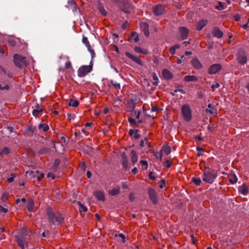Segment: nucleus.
Masks as SVG:
<instances>
[{"instance_id": "obj_16", "label": "nucleus", "mask_w": 249, "mask_h": 249, "mask_svg": "<svg viewBox=\"0 0 249 249\" xmlns=\"http://www.w3.org/2000/svg\"><path fill=\"white\" fill-rule=\"evenodd\" d=\"M191 63L193 67L197 70L201 69L202 68V65L199 60L196 58H194L191 60Z\"/></svg>"}, {"instance_id": "obj_25", "label": "nucleus", "mask_w": 249, "mask_h": 249, "mask_svg": "<svg viewBox=\"0 0 249 249\" xmlns=\"http://www.w3.org/2000/svg\"><path fill=\"white\" fill-rule=\"evenodd\" d=\"M207 113H209L210 114H213L217 113L216 109L214 108V106L211 104L208 105V108L205 110Z\"/></svg>"}, {"instance_id": "obj_55", "label": "nucleus", "mask_w": 249, "mask_h": 249, "mask_svg": "<svg viewBox=\"0 0 249 249\" xmlns=\"http://www.w3.org/2000/svg\"><path fill=\"white\" fill-rule=\"evenodd\" d=\"M171 165H172V163H171V162L170 161V160H166V161H165V166L167 168H169L171 167Z\"/></svg>"}, {"instance_id": "obj_26", "label": "nucleus", "mask_w": 249, "mask_h": 249, "mask_svg": "<svg viewBox=\"0 0 249 249\" xmlns=\"http://www.w3.org/2000/svg\"><path fill=\"white\" fill-rule=\"evenodd\" d=\"M131 161L133 164H135L138 161V156L135 150H132L131 152Z\"/></svg>"}, {"instance_id": "obj_23", "label": "nucleus", "mask_w": 249, "mask_h": 249, "mask_svg": "<svg viewBox=\"0 0 249 249\" xmlns=\"http://www.w3.org/2000/svg\"><path fill=\"white\" fill-rule=\"evenodd\" d=\"M183 80L186 82H197L198 78L195 75H187L183 78Z\"/></svg>"}, {"instance_id": "obj_58", "label": "nucleus", "mask_w": 249, "mask_h": 249, "mask_svg": "<svg viewBox=\"0 0 249 249\" xmlns=\"http://www.w3.org/2000/svg\"><path fill=\"white\" fill-rule=\"evenodd\" d=\"M169 52L171 54H174L176 53V49H175L174 47H173V46H172L169 49Z\"/></svg>"}, {"instance_id": "obj_27", "label": "nucleus", "mask_w": 249, "mask_h": 249, "mask_svg": "<svg viewBox=\"0 0 249 249\" xmlns=\"http://www.w3.org/2000/svg\"><path fill=\"white\" fill-rule=\"evenodd\" d=\"M239 192L244 195H247L248 194L249 190L245 183H243L240 187Z\"/></svg>"}, {"instance_id": "obj_3", "label": "nucleus", "mask_w": 249, "mask_h": 249, "mask_svg": "<svg viewBox=\"0 0 249 249\" xmlns=\"http://www.w3.org/2000/svg\"><path fill=\"white\" fill-rule=\"evenodd\" d=\"M93 66L92 60H90L89 65H83L78 70L77 74L80 77L86 76L91 71Z\"/></svg>"}, {"instance_id": "obj_20", "label": "nucleus", "mask_w": 249, "mask_h": 249, "mask_svg": "<svg viewBox=\"0 0 249 249\" xmlns=\"http://www.w3.org/2000/svg\"><path fill=\"white\" fill-rule=\"evenodd\" d=\"M213 35L217 38H221L223 36V32L217 27H214L213 31Z\"/></svg>"}, {"instance_id": "obj_44", "label": "nucleus", "mask_w": 249, "mask_h": 249, "mask_svg": "<svg viewBox=\"0 0 249 249\" xmlns=\"http://www.w3.org/2000/svg\"><path fill=\"white\" fill-rule=\"evenodd\" d=\"M88 51L90 52L91 56V60L93 61L94 58L95 57V53H94V50L91 48V46L88 48Z\"/></svg>"}, {"instance_id": "obj_18", "label": "nucleus", "mask_w": 249, "mask_h": 249, "mask_svg": "<svg viewBox=\"0 0 249 249\" xmlns=\"http://www.w3.org/2000/svg\"><path fill=\"white\" fill-rule=\"evenodd\" d=\"M34 206L35 203L32 198L27 199L26 207L29 212H33L34 211Z\"/></svg>"}, {"instance_id": "obj_28", "label": "nucleus", "mask_w": 249, "mask_h": 249, "mask_svg": "<svg viewBox=\"0 0 249 249\" xmlns=\"http://www.w3.org/2000/svg\"><path fill=\"white\" fill-rule=\"evenodd\" d=\"M161 152H163L166 155H169L171 152V147L168 145L163 146L161 150Z\"/></svg>"}, {"instance_id": "obj_50", "label": "nucleus", "mask_w": 249, "mask_h": 249, "mask_svg": "<svg viewBox=\"0 0 249 249\" xmlns=\"http://www.w3.org/2000/svg\"><path fill=\"white\" fill-rule=\"evenodd\" d=\"M153 80L155 81L153 83V85L157 86L158 84V78L155 73H154V74L153 75Z\"/></svg>"}, {"instance_id": "obj_34", "label": "nucleus", "mask_w": 249, "mask_h": 249, "mask_svg": "<svg viewBox=\"0 0 249 249\" xmlns=\"http://www.w3.org/2000/svg\"><path fill=\"white\" fill-rule=\"evenodd\" d=\"M128 121L129 123H130V125L132 126L133 127H137V122L134 119L129 117L128 118Z\"/></svg>"}, {"instance_id": "obj_24", "label": "nucleus", "mask_w": 249, "mask_h": 249, "mask_svg": "<svg viewBox=\"0 0 249 249\" xmlns=\"http://www.w3.org/2000/svg\"><path fill=\"white\" fill-rule=\"evenodd\" d=\"M94 195L98 200L101 201L105 200V195L103 192L97 191L94 193Z\"/></svg>"}, {"instance_id": "obj_5", "label": "nucleus", "mask_w": 249, "mask_h": 249, "mask_svg": "<svg viewBox=\"0 0 249 249\" xmlns=\"http://www.w3.org/2000/svg\"><path fill=\"white\" fill-rule=\"evenodd\" d=\"M181 112L184 119L189 122L192 119V112L191 108L188 105H184L181 107Z\"/></svg>"}, {"instance_id": "obj_31", "label": "nucleus", "mask_w": 249, "mask_h": 249, "mask_svg": "<svg viewBox=\"0 0 249 249\" xmlns=\"http://www.w3.org/2000/svg\"><path fill=\"white\" fill-rule=\"evenodd\" d=\"M120 193V188H114L111 190H109L108 191V194L112 196H114L116 195H118Z\"/></svg>"}, {"instance_id": "obj_38", "label": "nucleus", "mask_w": 249, "mask_h": 249, "mask_svg": "<svg viewBox=\"0 0 249 249\" xmlns=\"http://www.w3.org/2000/svg\"><path fill=\"white\" fill-rule=\"evenodd\" d=\"M140 164L142 166V169L146 170L148 168V162L146 160H142L140 161Z\"/></svg>"}, {"instance_id": "obj_14", "label": "nucleus", "mask_w": 249, "mask_h": 249, "mask_svg": "<svg viewBox=\"0 0 249 249\" xmlns=\"http://www.w3.org/2000/svg\"><path fill=\"white\" fill-rule=\"evenodd\" d=\"M121 157L122 159V165L124 168L127 169L129 168L128 166L127 157L125 152L121 153Z\"/></svg>"}, {"instance_id": "obj_4", "label": "nucleus", "mask_w": 249, "mask_h": 249, "mask_svg": "<svg viewBox=\"0 0 249 249\" xmlns=\"http://www.w3.org/2000/svg\"><path fill=\"white\" fill-rule=\"evenodd\" d=\"M13 57L14 62L16 66L20 68L26 66V60L25 57L20 54H15Z\"/></svg>"}, {"instance_id": "obj_36", "label": "nucleus", "mask_w": 249, "mask_h": 249, "mask_svg": "<svg viewBox=\"0 0 249 249\" xmlns=\"http://www.w3.org/2000/svg\"><path fill=\"white\" fill-rule=\"evenodd\" d=\"M51 151L50 149L47 147L42 148L39 151L40 154H48Z\"/></svg>"}, {"instance_id": "obj_1", "label": "nucleus", "mask_w": 249, "mask_h": 249, "mask_svg": "<svg viewBox=\"0 0 249 249\" xmlns=\"http://www.w3.org/2000/svg\"><path fill=\"white\" fill-rule=\"evenodd\" d=\"M46 213L50 222L54 224L57 222L59 224L63 223V218L61 215L56 216L51 208L47 209Z\"/></svg>"}, {"instance_id": "obj_12", "label": "nucleus", "mask_w": 249, "mask_h": 249, "mask_svg": "<svg viewBox=\"0 0 249 249\" xmlns=\"http://www.w3.org/2000/svg\"><path fill=\"white\" fill-rule=\"evenodd\" d=\"M148 193L149 196V198L152 201L153 203L154 204H157L158 202V199L155 190L153 188H150L148 190Z\"/></svg>"}, {"instance_id": "obj_17", "label": "nucleus", "mask_w": 249, "mask_h": 249, "mask_svg": "<svg viewBox=\"0 0 249 249\" xmlns=\"http://www.w3.org/2000/svg\"><path fill=\"white\" fill-rule=\"evenodd\" d=\"M140 27L143 32L144 35L148 37L149 36L148 24L146 22H142L140 24Z\"/></svg>"}, {"instance_id": "obj_48", "label": "nucleus", "mask_w": 249, "mask_h": 249, "mask_svg": "<svg viewBox=\"0 0 249 249\" xmlns=\"http://www.w3.org/2000/svg\"><path fill=\"white\" fill-rule=\"evenodd\" d=\"M134 50L135 52H136L137 53H143V54H146L147 53L146 52H143L142 50V49H141V48L140 47H136L134 49Z\"/></svg>"}, {"instance_id": "obj_49", "label": "nucleus", "mask_w": 249, "mask_h": 249, "mask_svg": "<svg viewBox=\"0 0 249 249\" xmlns=\"http://www.w3.org/2000/svg\"><path fill=\"white\" fill-rule=\"evenodd\" d=\"M8 199V194L4 192L2 194L1 196V200L3 201H6Z\"/></svg>"}, {"instance_id": "obj_59", "label": "nucleus", "mask_w": 249, "mask_h": 249, "mask_svg": "<svg viewBox=\"0 0 249 249\" xmlns=\"http://www.w3.org/2000/svg\"><path fill=\"white\" fill-rule=\"evenodd\" d=\"M165 186V180L162 179L161 180V184L160 185L159 187L161 189L163 188Z\"/></svg>"}, {"instance_id": "obj_47", "label": "nucleus", "mask_w": 249, "mask_h": 249, "mask_svg": "<svg viewBox=\"0 0 249 249\" xmlns=\"http://www.w3.org/2000/svg\"><path fill=\"white\" fill-rule=\"evenodd\" d=\"M16 177V174L15 173H12L11 174V177L7 179V181L9 183L12 182L14 181V178Z\"/></svg>"}, {"instance_id": "obj_8", "label": "nucleus", "mask_w": 249, "mask_h": 249, "mask_svg": "<svg viewBox=\"0 0 249 249\" xmlns=\"http://www.w3.org/2000/svg\"><path fill=\"white\" fill-rule=\"evenodd\" d=\"M15 239L18 246L21 249H24L25 248H27L28 247L27 242L22 237H19L18 235H16Z\"/></svg>"}, {"instance_id": "obj_64", "label": "nucleus", "mask_w": 249, "mask_h": 249, "mask_svg": "<svg viewBox=\"0 0 249 249\" xmlns=\"http://www.w3.org/2000/svg\"><path fill=\"white\" fill-rule=\"evenodd\" d=\"M153 173L152 172H150L149 174V177L151 179L155 180H156V178L153 175Z\"/></svg>"}, {"instance_id": "obj_57", "label": "nucleus", "mask_w": 249, "mask_h": 249, "mask_svg": "<svg viewBox=\"0 0 249 249\" xmlns=\"http://www.w3.org/2000/svg\"><path fill=\"white\" fill-rule=\"evenodd\" d=\"M71 67V62L70 61H67L65 65V68L68 69Z\"/></svg>"}, {"instance_id": "obj_54", "label": "nucleus", "mask_w": 249, "mask_h": 249, "mask_svg": "<svg viewBox=\"0 0 249 249\" xmlns=\"http://www.w3.org/2000/svg\"><path fill=\"white\" fill-rule=\"evenodd\" d=\"M218 4H219V6L216 7V8L217 9H218L219 10H222L224 9V6L223 3L222 2L219 1Z\"/></svg>"}, {"instance_id": "obj_6", "label": "nucleus", "mask_w": 249, "mask_h": 249, "mask_svg": "<svg viewBox=\"0 0 249 249\" xmlns=\"http://www.w3.org/2000/svg\"><path fill=\"white\" fill-rule=\"evenodd\" d=\"M237 60L239 63L244 65L247 62V57L245 51L243 49L238 51Z\"/></svg>"}, {"instance_id": "obj_13", "label": "nucleus", "mask_w": 249, "mask_h": 249, "mask_svg": "<svg viewBox=\"0 0 249 249\" xmlns=\"http://www.w3.org/2000/svg\"><path fill=\"white\" fill-rule=\"evenodd\" d=\"M125 54L126 56L130 58L132 60L134 61L137 64L141 66L143 65L142 60L140 58L133 55L132 54L129 52H125Z\"/></svg>"}, {"instance_id": "obj_62", "label": "nucleus", "mask_w": 249, "mask_h": 249, "mask_svg": "<svg viewBox=\"0 0 249 249\" xmlns=\"http://www.w3.org/2000/svg\"><path fill=\"white\" fill-rule=\"evenodd\" d=\"M128 26V23L127 21H125L122 26V28L123 30H125Z\"/></svg>"}, {"instance_id": "obj_46", "label": "nucleus", "mask_w": 249, "mask_h": 249, "mask_svg": "<svg viewBox=\"0 0 249 249\" xmlns=\"http://www.w3.org/2000/svg\"><path fill=\"white\" fill-rule=\"evenodd\" d=\"M132 113L136 116V118L137 119H140V115L141 114V111H136V110H133V111L132 112Z\"/></svg>"}, {"instance_id": "obj_52", "label": "nucleus", "mask_w": 249, "mask_h": 249, "mask_svg": "<svg viewBox=\"0 0 249 249\" xmlns=\"http://www.w3.org/2000/svg\"><path fill=\"white\" fill-rule=\"evenodd\" d=\"M162 155V154L161 152H156L154 154L155 157H156L157 159L160 158V160H161Z\"/></svg>"}, {"instance_id": "obj_19", "label": "nucleus", "mask_w": 249, "mask_h": 249, "mask_svg": "<svg viewBox=\"0 0 249 249\" xmlns=\"http://www.w3.org/2000/svg\"><path fill=\"white\" fill-rule=\"evenodd\" d=\"M162 75L163 77L166 80H170L173 77L172 73L167 69L162 71Z\"/></svg>"}, {"instance_id": "obj_10", "label": "nucleus", "mask_w": 249, "mask_h": 249, "mask_svg": "<svg viewBox=\"0 0 249 249\" xmlns=\"http://www.w3.org/2000/svg\"><path fill=\"white\" fill-rule=\"evenodd\" d=\"M133 9V5L129 2L126 1L124 3L122 10L125 13H130Z\"/></svg>"}, {"instance_id": "obj_41", "label": "nucleus", "mask_w": 249, "mask_h": 249, "mask_svg": "<svg viewBox=\"0 0 249 249\" xmlns=\"http://www.w3.org/2000/svg\"><path fill=\"white\" fill-rule=\"evenodd\" d=\"M82 42L86 45L87 48H89L90 46L88 38L85 36H83Z\"/></svg>"}, {"instance_id": "obj_63", "label": "nucleus", "mask_w": 249, "mask_h": 249, "mask_svg": "<svg viewBox=\"0 0 249 249\" xmlns=\"http://www.w3.org/2000/svg\"><path fill=\"white\" fill-rule=\"evenodd\" d=\"M0 212H2L3 213H7L8 212V209L0 206Z\"/></svg>"}, {"instance_id": "obj_51", "label": "nucleus", "mask_w": 249, "mask_h": 249, "mask_svg": "<svg viewBox=\"0 0 249 249\" xmlns=\"http://www.w3.org/2000/svg\"><path fill=\"white\" fill-rule=\"evenodd\" d=\"M8 44L10 46L13 47L15 46L16 44V42L15 40L12 39H10L8 40Z\"/></svg>"}, {"instance_id": "obj_11", "label": "nucleus", "mask_w": 249, "mask_h": 249, "mask_svg": "<svg viewBox=\"0 0 249 249\" xmlns=\"http://www.w3.org/2000/svg\"><path fill=\"white\" fill-rule=\"evenodd\" d=\"M222 68L220 64H215L210 66L208 70V73L210 74H213L219 71Z\"/></svg>"}, {"instance_id": "obj_39", "label": "nucleus", "mask_w": 249, "mask_h": 249, "mask_svg": "<svg viewBox=\"0 0 249 249\" xmlns=\"http://www.w3.org/2000/svg\"><path fill=\"white\" fill-rule=\"evenodd\" d=\"M10 153V149L7 147H4L1 150L0 155H7Z\"/></svg>"}, {"instance_id": "obj_56", "label": "nucleus", "mask_w": 249, "mask_h": 249, "mask_svg": "<svg viewBox=\"0 0 249 249\" xmlns=\"http://www.w3.org/2000/svg\"><path fill=\"white\" fill-rule=\"evenodd\" d=\"M138 131L139 130L138 129L135 130L134 138H135V139H139L141 137V135L138 134Z\"/></svg>"}, {"instance_id": "obj_33", "label": "nucleus", "mask_w": 249, "mask_h": 249, "mask_svg": "<svg viewBox=\"0 0 249 249\" xmlns=\"http://www.w3.org/2000/svg\"><path fill=\"white\" fill-rule=\"evenodd\" d=\"M38 128L42 129L44 132H46L49 130V127L48 125L46 124H40L38 125Z\"/></svg>"}, {"instance_id": "obj_21", "label": "nucleus", "mask_w": 249, "mask_h": 249, "mask_svg": "<svg viewBox=\"0 0 249 249\" xmlns=\"http://www.w3.org/2000/svg\"><path fill=\"white\" fill-rule=\"evenodd\" d=\"M43 112V109L40 107L38 104H36L33 110V115L34 116H37L39 113Z\"/></svg>"}, {"instance_id": "obj_29", "label": "nucleus", "mask_w": 249, "mask_h": 249, "mask_svg": "<svg viewBox=\"0 0 249 249\" xmlns=\"http://www.w3.org/2000/svg\"><path fill=\"white\" fill-rule=\"evenodd\" d=\"M228 178L231 184H235L237 181V178L234 174L229 175Z\"/></svg>"}, {"instance_id": "obj_42", "label": "nucleus", "mask_w": 249, "mask_h": 249, "mask_svg": "<svg viewBox=\"0 0 249 249\" xmlns=\"http://www.w3.org/2000/svg\"><path fill=\"white\" fill-rule=\"evenodd\" d=\"M88 51L90 52L91 56V60L93 61L94 58L95 57V53H94V50L91 48V46L88 48Z\"/></svg>"}, {"instance_id": "obj_45", "label": "nucleus", "mask_w": 249, "mask_h": 249, "mask_svg": "<svg viewBox=\"0 0 249 249\" xmlns=\"http://www.w3.org/2000/svg\"><path fill=\"white\" fill-rule=\"evenodd\" d=\"M111 84L115 89H121L120 84L119 83H118L113 80H111Z\"/></svg>"}, {"instance_id": "obj_22", "label": "nucleus", "mask_w": 249, "mask_h": 249, "mask_svg": "<svg viewBox=\"0 0 249 249\" xmlns=\"http://www.w3.org/2000/svg\"><path fill=\"white\" fill-rule=\"evenodd\" d=\"M208 21L206 19H202L199 20L196 25V29L197 30H201L204 26L206 25Z\"/></svg>"}, {"instance_id": "obj_30", "label": "nucleus", "mask_w": 249, "mask_h": 249, "mask_svg": "<svg viewBox=\"0 0 249 249\" xmlns=\"http://www.w3.org/2000/svg\"><path fill=\"white\" fill-rule=\"evenodd\" d=\"M79 104V102L78 100H74L72 99H70L68 103L69 106H71L73 107H77Z\"/></svg>"}, {"instance_id": "obj_40", "label": "nucleus", "mask_w": 249, "mask_h": 249, "mask_svg": "<svg viewBox=\"0 0 249 249\" xmlns=\"http://www.w3.org/2000/svg\"><path fill=\"white\" fill-rule=\"evenodd\" d=\"M147 139L145 137L144 139L141 140V142L140 143V146L142 147H144L145 145L144 142H146L145 144H147L148 147H150V144L148 142H147Z\"/></svg>"}, {"instance_id": "obj_61", "label": "nucleus", "mask_w": 249, "mask_h": 249, "mask_svg": "<svg viewBox=\"0 0 249 249\" xmlns=\"http://www.w3.org/2000/svg\"><path fill=\"white\" fill-rule=\"evenodd\" d=\"M118 236L122 238L123 243H124L125 242V236L123 233H120L118 235Z\"/></svg>"}, {"instance_id": "obj_15", "label": "nucleus", "mask_w": 249, "mask_h": 249, "mask_svg": "<svg viewBox=\"0 0 249 249\" xmlns=\"http://www.w3.org/2000/svg\"><path fill=\"white\" fill-rule=\"evenodd\" d=\"M179 31L182 40H184L187 37L189 34V30L187 28L183 27H180L179 28Z\"/></svg>"}, {"instance_id": "obj_9", "label": "nucleus", "mask_w": 249, "mask_h": 249, "mask_svg": "<svg viewBox=\"0 0 249 249\" xmlns=\"http://www.w3.org/2000/svg\"><path fill=\"white\" fill-rule=\"evenodd\" d=\"M165 7L161 4H158L155 6L153 8V12L156 16H160L164 13Z\"/></svg>"}, {"instance_id": "obj_53", "label": "nucleus", "mask_w": 249, "mask_h": 249, "mask_svg": "<svg viewBox=\"0 0 249 249\" xmlns=\"http://www.w3.org/2000/svg\"><path fill=\"white\" fill-rule=\"evenodd\" d=\"M196 149L198 151V153L197 154V156L200 157V156H202V152L204 151L203 149L202 148L197 147Z\"/></svg>"}, {"instance_id": "obj_60", "label": "nucleus", "mask_w": 249, "mask_h": 249, "mask_svg": "<svg viewBox=\"0 0 249 249\" xmlns=\"http://www.w3.org/2000/svg\"><path fill=\"white\" fill-rule=\"evenodd\" d=\"M47 178H51L52 179H54L55 178V176L52 173L49 172L47 175Z\"/></svg>"}, {"instance_id": "obj_37", "label": "nucleus", "mask_w": 249, "mask_h": 249, "mask_svg": "<svg viewBox=\"0 0 249 249\" xmlns=\"http://www.w3.org/2000/svg\"><path fill=\"white\" fill-rule=\"evenodd\" d=\"M77 204L80 207V209H79V212L80 213H81L82 212H87L88 208L84 206L80 201H78Z\"/></svg>"}, {"instance_id": "obj_35", "label": "nucleus", "mask_w": 249, "mask_h": 249, "mask_svg": "<svg viewBox=\"0 0 249 249\" xmlns=\"http://www.w3.org/2000/svg\"><path fill=\"white\" fill-rule=\"evenodd\" d=\"M192 181L197 186H199L201 184L202 181L199 178L194 177L192 179Z\"/></svg>"}, {"instance_id": "obj_32", "label": "nucleus", "mask_w": 249, "mask_h": 249, "mask_svg": "<svg viewBox=\"0 0 249 249\" xmlns=\"http://www.w3.org/2000/svg\"><path fill=\"white\" fill-rule=\"evenodd\" d=\"M98 9L103 16H107V12L105 9L104 8V7L101 4L98 5Z\"/></svg>"}, {"instance_id": "obj_7", "label": "nucleus", "mask_w": 249, "mask_h": 249, "mask_svg": "<svg viewBox=\"0 0 249 249\" xmlns=\"http://www.w3.org/2000/svg\"><path fill=\"white\" fill-rule=\"evenodd\" d=\"M26 174H29L32 178L36 179V180L39 181L41 178L44 176V174L42 173H40L38 170L35 171H27Z\"/></svg>"}, {"instance_id": "obj_43", "label": "nucleus", "mask_w": 249, "mask_h": 249, "mask_svg": "<svg viewBox=\"0 0 249 249\" xmlns=\"http://www.w3.org/2000/svg\"><path fill=\"white\" fill-rule=\"evenodd\" d=\"M88 51L90 52L91 56V60L93 61L94 58L95 57V53H94V50L91 48V46L88 48Z\"/></svg>"}, {"instance_id": "obj_2", "label": "nucleus", "mask_w": 249, "mask_h": 249, "mask_svg": "<svg viewBox=\"0 0 249 249\" xmlns=\"http://www.w3.org/2000/svg\"><path fill=\"white\" fill-rule=\"evenodd\" d=\"M217 174L213 170H204L202 176L203 180L209 184H212L217 177Z\"/></svg>"}]
</instances>
